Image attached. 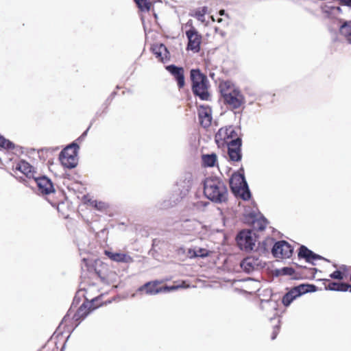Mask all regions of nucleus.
Instances as JSON below:
<instances>
[{
	"label": "nucleus",
	"instance_id": "1",
	"mask_svg": "<svg viewBox=\"0 0 351 351\" xmlns=\"http://www.w3.org/2000/svg\"><path fill=\"white\" fill-rule=\"evenodd\" d=\"M204 195L215 203L228 200V189L224 182L217 177L206 178L204 182Z\"/></svg>",
	"mask_w": 351,
	"mask_h": 351
},
{
	"label": "nucleus",
	"instance_id": "2",
	"mask_svg": "<svg viewBox=\"0 0 351 351\" xmlns=\"http://www.w3.org/2000/svg\"><path fill=\"white\" fill-rule=\"evenodd\" d=\"M220 93L223 98L224 104L231 110L238 109L245 103V98L239 89L229 81L220 82Z\"/></svg>",
	"mask_w": 351,
	"mask_h": 351
},
{
	"label": "nucleus",
	"instance_id": "3",
	"mask_svg": "<svg viewBox=\"0 0 351 351\" xmlns=\"http://www.w3.org/2000/svg\"><path fill=\"white\" fill-rule=\"evenodd\" d=\"M99 300L100 298H96L91 301L84 302L73 315L72 310L69 309L63 318L62 324H67L72 321L71 324L75 325V327L77 326L92 311L102 305L101 303H99Z\"/></svg>",
	"mask_w": 351,
	"mask_h": 351
},
{
	"label": "nucleus",
	"instance_id": "4",
	"mask_svg": "<svg viewBox=\"0 0 351 351\" xmlns=\"http://www.w3.org/2000/svg\"><path fill=\"white\" fill-rule=\"evenodd\" d=\"M192 82V91L200 99L208 101L210 95L208 92L209 82L207 77L199 69H192L190 75Z\"/></svg>",
	"mask_w": 351,
	"mask_h": 351
},
{
	"label": "nucleus",
	"instance_id": "5",
	"mask_svg": "<svg viewBox=\"0 0 351 351\" xmlns=\"http://www.w3.org/2000/svg\"><path fill=\"white\" fill-rule=\"evenodd\" d=\"M240 138L237 130L232 125L221 128L215 136V143L219 148H224Z\"/></svg>",
	"mask_w": 351,
	"mask_h": 351
},
{
	"label": "nucleus",
	"instance_id": "6",
	"mask_svg": "<svg viewBox=\"0 0 351 351\" xmlns=\"http://www.w3.org/2000/svg\"><path fill=\"white\" fill-rule=\"evenodd\" d=\"M317 287L310 284H302L291 288L282 298V303L285 306H289L291 303L306 293L315 292L317 291Z\"/></svg>",
	"mask_w": 351,
	"mask_h": 351
},
{
	"label": "nucleus",
	"instance_id": "7",
	"mask_svg": "<svg viewBox=\"0 0 351 351\" xmlns=\"http://www.w3.org/2000/svg\"><path fill=\"white\" fill-rule=\"evenodd\" d=\"M78 149L79 146L76 143H72L60 152V160L64 167L73 169L77 166Z\"/></svg>",
	"mask_w": 351,
	"mask_h": 351
},
{
	"label": "nucleus",
	"instance_id": "8",
	"mask_svg": "<svg viewBox=\"0 0 351 351\" xmlns=\"http://www.w3.org/2000/svg\"><path fill=\"white\" fill-rule=\"evenodd\" d=\"M162 284V281L159 280H153L149 281L141 286L138 289V291L140 293H145L147 295H156L162 292L170 291L172 290H175L177 289V287L172 286H164L162 287L160 285Z\"/></svg>",
	"mask_w": 351,
	"mask_h": 351
},
{
	"label": "nucleus",
	"instance_id": "9",
	"mask_svg": "<svg viewBox=\"0 0 351 351\" xmlns=\"http://www.w3.org/2000/svg\"><path fill=\"white\" fill-rule=\"evenodd\" d=\"M237 242L241 250L248 252L253 249L256 240L253 237L252 231L243 230L238 234Z\"/></svg>",
	"mask_w": 351,
	"mask_h": 351
},
{
	"label": "nucleus",
	"instance_id": "10",
	"mask_svg": "<svg viewBox=\"0 0 351 351\" xmlns=\"http://www.w3.org/2000/svg\"><path fill=\"white\" fill-rule=\"evenodd\" d=\"M186 36L188 38L187 50L198 53L200 51L202 36L197 30L191 25V28L186 32Z\"/></svg>",
	"mask_w": 351,
	"mask_h": 351
},
{
	"label": "nucleus",
	"instance_id": "11",
	"mask_svg": "<svg viewBox=\"0 0 351 351\" xmlns=\"http://www.w3.org/2000/svg\"><path fill=\"white\" fill-rule=\"evenodd\" d=\"M272 254L276 258H287L291 256L293 248L285 241H280L275 243L272 248Z\"/></svg>",
	"mask_w": 351,
	"mask_h": 351
},
{
	"label": "nucleus",
	"instance_id": "12",
	"mask_svg": "<svg viewBox=\"0 0 351 351\" xmlns=\"http://www.w3.org/2000/svg\"><path fill=\"white\" fill-rule=\"evenodd\" d=\"M34 180L42 195H49L55 192L53 182L47 176L35 177Z\"/></svg>",
	"mask_w": 351,
	"mask_h": 351
},
{
	"label": "nucleus",
	"instance_id": "13",
	"mask_svg": "<svg viewBox=\"0 0 351 351\" xmlns=\"http://www.w3.org/2000/svg\"><path fill=\"white\" fill-rule=\"evenodd\" d=\"M199 121L204 128H208L212 122V110L208 106L201 105L197 108Z\"/></svg>",
	"mask_w": 351,
	"mask_h": 351
},
{
	"label": "nucleus",
	"instance_id": "14",
	"mask_svg": "<svg viewBox=\"0 0 351 351\" xmlns=\"http://www.w3.org/2000/svg\"><path fill=\"white\" fill-rule=\"evenodd\" d=\"M241 269L246 273H250L263 267L262 261L258 257L247 256L240 263Z\"/></svg>",
	"mask_w": 351,
	"mask_h": 351
},
{
	"label": "nucleus",
	"instance_id": "15",
	"mask_svg": "<svg viewBox=\"0 0 351 351\" xmlns=\"http://www.w3.org/2000/svg\"><path fill=\"white\" fill-rule=\"evenodd\" d=\"M241 138L233 142L226 146L228 147V154L230 160L234 162H239L241 160Z\"/></svg>",
	"mask_w": 351,
	"mask_h": 351
},
{
	"label": "nucleus",
	"instance_id": "16",
	"mask_svg": "<svg viewBox=\"0 0 351 351\" xmlns=\"http://www.w3.org/2000/svg\"><path fill=\"white\" fill-rule=\"evenodd\" d=\"M166 69L173 76L177 82L178 88H182L185 86L184 69L174 64H171L167 66Z\"/></svg>",
	"mask_w": 351,
	"mask_h": 351
},
{
	"label": "nucleus",
	"instance_id": "17",
	"mask_svg": "<svg viewBox=\"0 0 351 351\" xmlns=\"http://www.w3.org/2000/svg\"><path fill=\"white\" fill-rule=\"evenodd\" d=\"M104 254L110 260L114 262L123 263H130L133 262L132 257L125 253L112 252L108 250H105Z\"/></svg>",
	"mask_w": 351,
	"mask_h": 351
},
{
	"label": "nucleus",
	"instance_id": "18",
	"mask_svg": "<svg viewBox=\"0 0 351 351\" xmlns=\"http://www.w3.org/2000/svg\"><path fill=\"white\" fill-rule=\"evenodd\" d=\"M324 285L326 290L351 292V285L347 283L335 282L325 279Z\"/></svg>",
	"mask_w": 351,
	"mask_h": 351
},
{
	"label": "nucleus",
	"instance_id": "19",
	"mask_svg": "<svg viewBox=\"0 0 351 351\" xmlns=\"http://www.w3.org/2000/svg\"><path fill=\"white\" fill-rule=\"evenodd\" d=\"M16 171L21 172L29 179H34L36 177V172L34 171L33 167L25 160H21L17 163L15 167V172Z\"/></svg>",
	"mask_w": 351,
	"mask_h": 351
},
{
	"label": "nucleus",
	"instance_id": "20",
	"mask_svg": "<svg viewBox=\"0 0 351 351\" xmlns=\"http://www.w3.org/2000/svg\"><path fill=\"white\" fill-rule=\"evenodd\" d=\"M298 257L304 258L307 262L312 263L315 260L322 259V256L315 254L304 245L299 248Z\"/></svg>",
	"mask_w": 351,
	"mask_h": 351
},
{
	"label": "nucleus",
	"instance_id": "21",
	"mask_svg": "<svg viewBox=\"0 0 351 351\" xmlns=\"http://www.w3.org/2000/svg\"><path fill=\"white\" fill-rule=\"evenodd\" d=\"M156 57L162 62L169 60V52L163 44L156 45L152 48Z\"/></svg>",
	"mask_w": 351,
	"mask_h": 351
},
{
	"label": "nucleus",
	"instance_id": "22",
	"mask_svg": "<svg viewBox=\"0 0 351 351\" xmlns=\"http://www.w3.org/2000/svg\"><path fill=\"white\" fill-rule=\"evenodd\" d=\"M83 199L85 204H88L91 207L101 212H106L109 208V205L107 203L102 201L93 199L86 195L84 196Z\"/></svg>",
	"mask_w": 351,
	"mask_h": 351
},
{
	"label": "nucleus",
	"instance_id": "23",
	"mask_svg": "<svg viewBox=\"0 0 351 351\" xmlns=\"http://www.w3.org/2000/svg\"><path fill=\"white\" fill-rule=\"evenodd\" d=\"M247 184L243 175L239 173H234L232 175L230 184L233 191H236L239 189L240 186H243Z\"/></svg>",
	"mask_w": 351,
	"mask_h": 351
},
{
	"label": "nucleus",
	"instance_id": "24",
	"mask_svg": "<svg viewBox=\"0 0 351 351\" xmlns=\"http://www.w3.org/2000/svg\"><path fill=\"white\" fill-rule=\"evenodd\" d=\"M202 165L205 167H213L217 162V156L215 154H203L202 156Z\"/></svg>",
	"mask_w": 351,
	"mask_h": 351
},
{
	"label": "nucleus",
	"instance_id": "25",
	"mask_svg": "<svg viewBox=\"0 0 351 351\" xmlns=\"http://www.w3.org/2000/svg\"><path fill=\"white\" fill-rule=\"evenodd\" d=\"M340 33L351 43V21L345 22L341 26Z\"/></svg>",
	"mask_w": 351,
	"mask_h": 351
},
{
	"label": "nucleus",
	"instance_id": "26",
	"mask_svg": "<svg viewBox=\"0 0 351 351\" xmlns=\"http://www.w3.org/2000/svg\"><path fill=\"white\" fill-rule=\"evenodd\" d=\"M208 12V7L204 6L202 8H199L193 11V14H191V16L196 18L198 21L201 22L205 21V15Z\"/></svg>",
	"mask_w": 351,
	"mask_h": 351
},
{
	"label": "nucleus",
	"instance_id": "27",
	"mask_svg": "<svg viewBox=\"0 0 351 351\" xmlns=\"http://www.w3.org/2000/svg\"><path fill=\"white\" fill-rule=\"evenodd\" d=\"M235 192L239 193L240 197L243 200H248L251 197V193L247 186V184H245L243 186H240L239 189H237Z\"/></svg>",
	"mask_w": 351,
	"mask_h": 351
},
{
	"label": "nucleus",
	"instance_id": "28",
	"mask_svg": "<svg viewBox=\"0 0 351 351\" xmlns=\"http://www.w3.org/2000/svg\"><path fill=\"white\" fill-rule=\"evenodd\" d=\"M270 323L271 324V326L273 327V332L271 335V339H276L277 337L280 328V320L278 318H271L270 319Z\"/></svg>",
	"mask_w": 351,
	"mask_h": 351
},
{
	"label": "nucleus",
	"instance_id": "29",
	"mask_svg": "<svg viewBox=\"0 0 351 351\" xmlns=\"http://www.w3.org/2000/svg\"><path fill=\"white\" fill-rule=\"evenodd\" d=\"M134 1L141 11L149 10L152 5L151 0H134Z\"/></svg>",
	"mask_w": 351,
	"mask_h": 351
},
{
	"label": "nucleus",
	"instance_id": "30",
	"mask_svg": "<svg viewBox=\"0 0 351 351\" xmlns=\"http://www.w3.org/2000/svg\"><path fill=\"white\" fill-rule=\"evenodd\" d=\"M0 147L8 150L14 149V145L11 141L5 139L3 136L0 135Z\"/></svg>",
	"mask_w": 351,
	"mask_h": 351
},
{
	"label": "nucleus",
	"instance_id": "31",
	"mask_svg": "<svg viewBox=\"0 0 351 351\" xmlns=\"http://www.w3.org/2000/svg\"><path fill=\"white\" fill-rule=\"evenodd\" d=\"M339 269L341 273V276H343V280L348 279V278H349V280L351 282V267L347 265H341Z\"/></svg>",
	"mask_w": 351,
	"mask_h": 351
},
{
	"label": "nucleus",
	"instance_id": "32",
	"mask_svg": "<svg viewBox=\"0 0 351 351\" xmlns=\"http://www.w3.org/2000/svg\"><path fill=\"white\" fill-rule=\"evenodd\" d=\"M208 255L209 251L204 248H199L194 252V256L195 257H206Z\"/></svg>",
	"mask_w": 351,
	"mask_h": 351
},
{
	"label": "nucleus",
	"instance_id": "33",
	"mask_svg": "<svg viewBox=\"0 0 351 351\" xmlns=\"http://www.w3.org/2000/svg\"><path fill=\"white\" fill-rule=\"evenodd\" d=\"M330 277L331 278H333V279L343 280V276H341V273L339 269L336 270V271H335L334 272H332L330 275Z\"/></svg>",
	"mask_w": 351,
	"mask_h": 351
},
{
	"label": "nucleus",
	"instance_id": "34",
	"mask_svg": "<svg viewBox=\"0 0 351 351\" xmlns=\"http://www.w3.org/2000/svg\"><path fill=\"white\" fill-rule=\"evenodd\" d=\"M282 272L285 275L292 276L295 273V270L291 267H284L282 269Z\"/></svg>",
	"mask_w": 351,
	"mask_h": 351
},
{
	"label": "nucleus",
	"instance_id": "35",
	"mask_svg": "<svg viewBox=\"0 0 351 351\" xmlns=\"http://www.w3.org/2000/svg\"><path fill=\"white\" fill-rule=\"evenodd\" d=\"M257 223L260 224L258 226L260 230H263L265 228L266 224L265 221H258Z\"/></svg>",
	"mask_w": 351,
	"mask_h": 351
},
{
	"label": "nucleus",
	"instance_id": "36",
	"mask_svg": "<svg viewBox=\"0 0 351 351\" xmlns=\"http://www.w3.org/2000/svg\"><path fill=\"white\" fill-rule=\"evenodd\" d=\"M344 5L351 6V0H340Z\"/></svg>",
	"mask_w": 351,
	"mask_h": 351
},
{
	"label": "nucleus",
	"instance_id": "37",
	"mask_svg": "<svg viewBox=\"0 0 351 351\" xmlns=\"http://www.w3.org/2000/svg\"><path fill=\"white\" fill-rule=\"evenodd\" d=\"M224 12H225L224 10H221L219 11V15H221V16L223 15V14H224Z\"/></svg>",
	"mask_w": 351,
	"mask_h": 351
}]
</instances>
